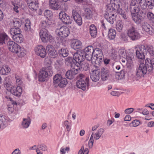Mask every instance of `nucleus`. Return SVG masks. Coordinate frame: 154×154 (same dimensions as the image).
Returning <instances> with one entry per match:
<instances>
[{
	"instance_id": "obj_1",
	"label": "nucleus",
	"mask_w": 154,
	"mask_h": 154,
	"mask_svg": "<svg viewBox=\"0 0 154 154\" xmlns=\"http://www.w3.org/2000/svg\"><path fill=\"white\" fill-rule=\"evenodd\" d=\"M154 69V58H147L145 60V64L140 63L137 68L136 75L138 77L144 76L147 72H151Z\"/></svg>"
},
{
	"instance_id": "obj_2",
	"label": "nucleus",
	"mask_w": 154,
	"mask_h": 154,
	"mask_svg": "<svg viewBox=\"0 0 154 154\" xmlns=\"http://www.w3.org/2000/svg\"><path fill=\"white\" fill-rule=\"evenodd\" d=\"M107 14H117V12L124 19L127 17L125 11L120 8L119 5L115 0H110V3L106 6Z\"/></svg>"
},
{
	"instance_id": "obj_3",
	"label": "nucleus",
	"mask_w": 154,
	"mask_h": 154,
	"mask_svg": "<svg viewBox=\"0 0 154 154\" xmlns=\"http://www.w3.org/2000/svg\"><path fill=\"white\" fill-rule=\"evenodd\" d=\"M7 46L9 50L11 52L16 54L20 57H22L25 55V51L14 42L9 41L7 42Z\"/></svg>"
},
{
	"instance_id": "obj_4",
	"label": "nucleus",
	"mask_w": 154,
	"mask_h": 154,
	"mask_svg": "<svg viewBox=\"0 0 154 154\" xmlns=\"http://www.w3.org/2000/svg\"><path fill=\"white\" fill-rule=\"evenodd\" d=\"M53 74L52 68L51 66L41 69L38 74V80L43 82L46 80L49 76H51Z\"/></svg>"
},
{
	"instance_id": "obj_5",
	"label": "nucleus",
	"mask_w": 154,
	"mask_h": 154,
	"mask_svg": "<svg viewBox=\"0 0 154 154\" xmlns=\"http://www.w3.org/2000/svg\"><path fill=\"white\" fill-rule=\"evenodd\" d=\"M85 57L84 54L81 51L80 52L75 53L73 55L72 59L71 57L68 58V59L69 62H70V63H72V66L75 67L77 66L78 68H80V64L84 61Z\"/></svg>"
},
{
	"instance_id": "obj_6",
	"label": "nucleus",
	"mask_w": 154,
	"mask_h": 154,
	"mask_svg": "<svg viewBox=\"0 0 154 154\" xmlns=\"http://www.w3.org/2000/svg\"><path fill=\"white\" fill-rule=\"evenodd\" d=\"M77 78L79 79L76 82L77 87L83 91L85 90L86 86L89 85V78L85 76L83 74H80L77 76Z\"/></svg>"
},
{
	"instance_id": "obj_7",
	"label": "nucleus",
	"mask_w": 154,
	"mask_h": 154,
	"mask_svg": "<svg viewBox=\"0 0 154 154\" xmlns=\"http://www.w3.org/2000/svg\"><path fill=\"white\" fill-rule=\"evenodd\" d=\"M122 64L120 63H115L113 65L114 70L116 72V76L118 79H122L125 78L127 71L124 69L121 68Z\"/></svg>"
},
{
	"instance_id": "obj_8",
	"label": "nucleus",
	"mask_w": 154,
	"mask_h": 154,
	"mask_svg": "<svg viewBox=\"0 0 154 154\" xmlns=\"http://www.w3.org/2000/svg\"><path fill=\"white\" fill-rule=\"evenodd\" d=\"M92 62L99 65L103 61V56L102 50L99 48L94 49Z\"/></svg>"
},
{
	"instance_id": "obj_9",
	"label": "nucleus",
	"mask_w": 154,
	"mask_h": 154,
	"mask_svg": "<svg viewBox=\"0 0 154 154\" xmlns=\"http://www.w3.org/2000/svg\"><path fill=\"white\" fill-rule=\"evenodd\" d=\"M40 36L42 42H44L49 41L52 42L54 38L52 36L49 34L48 29L45 28H43L40 31Z\"/></svg>"
},
{
	"instance_id": "obj_10",
	"label": "nucleus",
	"mask_w": 154,
	"mask_h": 154,
	"mask_svg": "<svg viewBox=\"0 0 154 154\" xmlns=\"http://www.w3.org/2000/svg\"><path fill=\"white\" fill-rule=\"evenodd\" d=\"M100 70L98 66H93L90 72V78L93 82H96L99 80L100 77Z\"/></svg>"
},
{
	"instance_id": "obj_11",
	"label": "nucleus",
	"mask_w": 154,
	"mask_h": 154,
	"mask_svg": "<svg viewBox=\"0 0 154 154\" xmlns=\"http://www.w3.org/2000/svg\"><path fill=\"white\" fill-rule=\"evenodd\" d=\"M127 35L132 40H135L140 38V35L133 26L131 25L127 29Z\"/></svg>"
},
{
	"instance_id": "obj_12",
	"label": "nucleus",
	"mask_w": 154,
	"mask_h": 154,
	"mask_svg": "<svg viewBox=\"0 0 154 154\" xmlns=\"http://www.w3.org/2000/svg\"><path fill=\"white\" fill-rule=\"evenodd\" d=\"M94 49L91 46L86 47L84 51H81L85 58L88 61H92L93 57V53L94 52Z\"/></svg>"
},
{
	"instance_id": "obj_13",
	"label": "nucleus",
	"mask_w": 154,
	"mask_h": 154,
	"mask_svg": "<svg viewBox=\"0 0 154 154\" xmlns=\"http://www.w3.org/2000/svg\"><path fill=\"white\" fill-rule=\"evenodd\" d=\"M56 32L58 36L62 37H66L70 34L69 29L65 26L61 27L59 29H57L56 30Z\"/></svg>"
},
{
	"instance_id": "obj_14",
	"label": "nucleus",
	"mask_w": 154,
	"mask_h": 154,
	"mask_svg": "<svg viewBox=\"0 0 154 154\" xmlns=\"http://www.w3.org/2000/svg\"><path fill=\"white\" fill-rule=\"evenodd\" d=\"M72 69L70 70H68L66 74V76L68 79H73L75 75L78 73L79 70H80L79 68L77 66H72Z\"/></svg>"
},
{
	"instance_id": "obj_15",
	"label": "nucleus",
	"mask_w": 154,
	"mask_h": 154,
	"mask_svg": "<svg viewBox=\"0 0 154 154\" xmlns=\"http://www.w3.org/2000/svg\"><path fill=\"white\" fill-rule=\"evenodd\" d=\"M36 54L42 58H44L46 55L47 53L45 48L42 45L37 46L34 48Z\"/></svg>"
},
{
	"instance_id": "obj_16",
	"label": "nucleus",
	"mask_w": 154,
	"mask_h": 154,
	"mask_svg": "<svg viewBox=\"0 0 154 154\" xmlns=\"http://www.w3.org/2000/svg\"><path fill=\"white\" fill-rule=\"evenodd\" d=\"M72 14L75 22L79 26L81 25L82 23V18L75 9L72 10Z\"/></svg>"
},
{
	"instance_id": "obj_17",
	"label": "nucleus",
	"mask_w": 154,
	"mask_h": 154,
	"mask_svg": "<svg viewBox=\"0 0 154 154\" xmlns=\"http://www.w3.org/2000/svg\"><path fill=\"white\" fill-rule=\"evenodd\" d=\"M59 16L60 18L64 24H69L71 23L70 17L68 16L64 11H62L60 12Z\"/></svg>"
},
{
	"instance_id": "obj_18",
	"label": "nucleus",
	"mask_w": 154,
	"mask_h": 154,
	"mask_svg": "<svg viewBox=\"0 0 154 154\" xmlns=\"http://www.w3.org/2000/svg\"><path fill=\"white\" fill-rule=\"evenodd\" d=\"M49 56L51 58H55L57 56V53L54 47L51 45H48L46 47Z\"/></svg>"
},
{
	"instance_id": "obj_19",
	"label": "nucleus",
	"mask_w": 154,
	"mask_h": 154,
	"mask_svg": "<svg viewBox=\"0 0 154 154\" xmlns=\"http://www.w3.org/2000/svg\"><path fill=\"white\" fill-rule=\"evenodd\" d=\"M10 91L12 94L19 97L21 95L22 92V90L21 87L19 86H18L17 87L15 86L12 87Z\"/></svg>"
},
{
	"instance_id": "obj_20",
	"label": "nucleus",
	"mask_w": 154,
	"mask_h": 154,
	"mask_svg": "<svg viewBox=\"0 0 154 154\" xmlns=\"http://www.w3.org/2000/svg\"><path fill=\"white\" fill-rule=\"evenodd\" d=\"M117 16V14H104V17L106 20L111 24L113 23L116 20V17Z\"/></svg>"
},
{
	"instance_id": "obj_21",
	"label": "nucleus",
	"mask_w": 154,
	"mask_h": 154,
	"mask_svg": "<svg viewBox=\"0 0 154 154\" xmlns=\"http://www.w3.org/2000/svg\"><path fill=\"white\" fill-rule=\"evenodd\" d=\"M138 4L137 0H131L130 2V9L132 13H137L138 11Z\"/></svg>"
},
{
	"instance_id": "obj_22",
	"label": "nucleus",
	"mask_w": 154,
	"mask_h": 154,
	"mask_svg": "<svg viewBox=\"0 0 154 154\" xmlns=\"http://www.w3.org/2000/svg\"><path fill=\"white\" fill-rule=\"evenodd\" d=\"M29 8L32 10L36 11L38 7V3L36 0H27Z\"/></svg>"
},
{
	"instance_id": "obj_23",
	"label": "nucleus",
	"mask_w": 154,
	"mask_h": 154,
	"mask_svg": "<svg viewBox=\"0 0 154 154\" xmlns=\"http://www.w3.org/2000/svg\"><path fill=\"white\" fill-rule=\"evenodd\" d=\"M142 27L143 29L149 34L152 35L154 32L152 27L147 23L144 22L142 25Z\"/></svg>"
},
{
	"instance_id": "obj_24",
	"label": "nucleus",
	"mask_w": 154,
	"mask_h": 154,
	"mask_svg": "<svg viewBox=\"0 0 154 154\" xmlns=\"http://www.w3.org/2000/svg\"><path fill=\"white\" fill-rule=\"evenodd\" d=\"M133 20L137 24H140L143 21L144 17L139 14L134 13L132 15Z\"/></svg>"
},
{
	"instance_id": "obj_25",
	"label": "nucleus",
	"mask_w": 154,
	"mask_h": 154,
	"mask_svg": "<svg viewBox=\"0 0 154 154\" xmlns=\"http://www.w3.org/2000/svg\"><path fill=\"white\" fill-rule=\"evenodd\" d=\"M84 16L88 20L91 19L93 14V11L88 8H84Z\"/></svg>"
},
{
	"instance_id": "obj_26",
	"label": "nucleus",
	"mask_w": 154,
	"mask_h": 154,
	"mask_svg": "<svg viewBox=\"0 0 154 154\" xmlns=\"http://www.w3.org/2000/svg\"><path fill=\"white\" fill-rule=\"evenodd\" d=\"M104 131L103 129L100 128L96 132L92 133L91 137L96 140H98Z\"/></svg>"
},
{
	"instance_id": "obj_27",
	"label": "nucleus",
	"mask_w": 154,
	"mask_h": 154,
	"mask_svg": "<svg viewBox=\"0 0 154 154\" xmlns=\"http://www.w3.org/2000/svg\"><path fill=\"white\" fill-rule=\"evenodd\" d=\"M71 46L73 49L76 50L82 47V43L80 41L75 39L72 41Z\"/></svg>"
},
{
	"instance_id": "obj_28",
	"label": "nucleus",
	"mask_w": 154,
	"mask_h": 154,
	"mask_svg": "<svg viewBox=\"0 0 154 154\" xmlns=\"http://www.w3.org/2000/svg\"><path fill=\"white\" fill-rule=\"evenodd\" d=\"M101 80L103 81L107 80L109 77V71L103 68L101 69Z\"/></svg>"
},
{
	"instance_id": "obj_29",
	"label": "nucleus",
	"mask_w": 154,
	"mask_h": 154,
	"mask_svg": "<svg viewBox=\"0 0 154 154\" xmlns=\"http://www.w3.org/2000/svg\"><path fill=\"white\" fill-rule=\"evenodd\" d=\"M89 32L91 36L95 38L97 34V29L96 26L94 24L91 25L89 28Z\"/></svg>"
},
{
	"instance_id": "obj_30",
	"label": "nucleus",
	"mask_w": 154,
	"mask_h": 154,
	"mask_svg": "<svg viewBox=\"0 0 154 154\" xmlns=\"http://www.w3.org/2000/svg\"><path fill=\"white\" fill-rule=\"evenodd\" d=\"M8 121L7 117L2 114L0 115V125L2 126V128H4L7 126Z\"/></svg>"
},
{
	"instance_id": "obj_31",
	"label": "nucleus",
	"mask_w": 154,
	"mask_h": 154,
	"mask_svg": "<svg viewBox=\"0 0 154 154\" xmlns=\"http://www.w3.org/2000/svg\"><path fill=\"white\" fill-rule=\"evenodd\" d=\"M11 71V69L8 65H3L0 69V74L2 75H7Z\"/></svg>"
},
{
	"instance_id": "obj_32",
	"label": "nucleus",
	"mask_w": 154,
	"mask_h": 154,
	"mask_svg": "<svg viewBox=\"0 0 154 154\" xmlns=\"http://www.w3.org/2000/svg\"><path fill=\"white\" fill-rule=\"evenodd\" d=\"M8 38L9 37L6 33L3 32L0 33V45L5 43Z\"/></svg>"
},
{
	"instance_id": "obj_33",
	"label": "nucleus",
	"mask_w": 154,
	"mask_h": 154,
	"mask_svg": "<svg viewBox=\"0 0 154 154\" xmlns=\"http://www.w3.org/2000/svg\"><path fill=\"white\" fill-rule=\"evenodd\" d=\"M31 123V119L29 118L23 119L21 123L22 127L24 128H28Z\"/></svg>"
},
{
	"instance_id": "obj_34",
	"label": "nucleus",
	"mask_w": 154,
	"mask_h": 154,
	"mask_svg": "<svg viewBox=\"0 0 154 154\" xmlns=\"http://www.w3.org/2000/svg\"><path fill=\"white\" fill-rule=\"evenodd\" d=\"M21 32V30L19 28L15 27L11 28L10 31V32L12 36L20 34Z\"/></svg>"
},
{
	"instance_id": "obj_35",
	"label": "nucleus",
	"mask_w": 154,
	"mask_h": 154,
	"mask_svg": "<svg viewBox=\"0 0 154 154\" xmlns=\"http://www.w3.org/2000/svg\"><path fill=\"white\" fill-rule=\"evenodd\" d=\"M116 35V30L112 29H110L109 31L108 37L110 40H113L115 38Z\"/></svg>"
},
{
	"instance_id": "obj_36",
	"label": "nucleus",
	"mask_w": 154,
	"mask_h": 154,
	"mask_svg": "<svg viewBox=\"0 0 154 154\" xmlns=\"http://www.w3.org/2000/svg\"><path fill=\"white\" fill-rule=\"evenodd\" d=\"M12 38L15 42L18 43H20L23 41V36L21 33L12 36Z\"/></svg>"
},
{
	"instance_id": "obj_37",
	"label": "nucleus",
	"mask_w": 154,
	"mask_h": 154,
	"mask_svg": "<svg viewBox=\"0 0 154 154\" xmlns=\"http://www.w3.org/2000/svg\"><path fill=\"white\" fill-rule=\"evenodd\" d=\"M123 23L121 20L118 21L116 25V28L117 30L119 32H122L123 27Z\"/></svg>"
},
{
	"instance_id": "obj_38",
	"label": "nucleus",
	"mask_w": 154,
	"mask_h": 154,
	"mask_svg": "<svg viewBox=\"0 0 154 154\" xmlns=\"http://www.w3.org/2000/svg\"><path fill=\"white\" fill-rule=\"evenodd\" d=\"M22 21L20 19L15 18L14 19L13 23L14 27L19 28L22 24Z\"/></svg>"
},
{
	"instance_id": "obj_39",
	"label": "nucleus",
	"mask_w": 154,
	"mask_h": 154,
	"mask_svg": "<svg viewBox=\"0 0 154 154\" xmlns=\"http://www.w3.org/2000/svg\"><path fill=\"white\" fill-rule=\"evenodd\" d=\"M59 54L64 57H67L68 55L67 50L66 49L63 48H62L59 51Z\"/></svg>"
},
{
	"instance_id": "obj_40",
	"label": "nucleus",
	"mask_w": 154,
	"mask_h": 154,
	"mask_svg": "<svg viewBox=\"0 0 154 154\" xmlns=\"http://www.w3.org/2000/svg\"><path fill=\"white\" fill-rule=\"evenodd\" d=\"M67 81L66 79L63 78L58 83V86L60 87H64L67 84Z\"/></svg>"
},
{
	"instance_id": "obj_41",
	"label": "nucleus",
	"mask_w": 154,
	"mask_h": 154,
	"mask_svg": "<svg viewBox=\"0 0 154 154\" xmlns=\"http://www.w3.org/2000/svg\"><path fill=\"white\" fill-rule=\"evenodd\" d=\"M30 22L29 20L27 19L25 21V23L24 25V29L26 31L30 30Z\"/></svg>"
},
{
	"instance_id": "obj_42",
	"label": "nucleus",
	"mask_w": 154,
	"mask_h": 154,
	"mask_svg": "<svg viewBox=\"0 0 154 154\" xmlns=\"http://www.w3.org/2000/svg\"><path fill=\"white\" fill-rule=\"evenodd\" d=\"M62 78H63L60 75L56 74L54 77V83H58Z\"/></svg>"
},
{
	"instance_id": "obj_43",
	"label": "nucleus",
	"mask_w": 154,
	"mask_h": 154,
	"mask_svg": "<svg viewBox=\"0 0 154 154\" xmlns=\"http://www.w3.org/2000/svg\"><path fill=\"white\" fill-rule=\"evenodd\" d=\"M147 50L149 54L154 57V47L151 45L146 46Z\"/></svg>"
},
{
	"instance_id": "obj_44",
	"label": "nucleus",
	"mask_w": 154,
	"mask_h": 154,
	"mask_svg": "<svg viewBox=\"0 0 154 154\" xmlns=\"http://www.w3.org/2000/svg\"><path fill=\"white\" fill-rule=\"evenodd\" d=\"M11 3L13 6V11L16 13H18L19 5L13 1H11Z\"/></svg>"
},
{
	"instance_id": "obj_45",
	"label": "nucleus",
	"mask_w": 154,
	"mask_h": 154,
	"mask_svg": "<svg viewBox=\"0 0 154 154\" xmlns=\"http://www.w3.org/2000/svg\"><path fill=\"white\" fill-rule=\"evenodd\" d=\"M51 22L48 19H46L45 20H43L42 22L41 23L43 27H47L49 25H51Z\"/></svg>"
},
{
	"instance_id": "obj_46",
	"label": "nucleus",
	"mask_w": 154,
	"mask_h": 154,
	"mask_svg": "<svg viewBox=\"0 0 154 154\" xmlns=\"http://www.w3.org/2000/svg\"><path fill=\"white\" fill-rule=\"evenodd\" d=\"M146 49H147L146 46V47L143 45H142L139 47L137 51L144 54L146 52Z\"/></svg>"
},
{
	"instance_id": "obj_47",
	"label": "nucleus",
	"mask_w": 154,
	"mask_h": 154,
	"mask_svg": "<svg viewBox=\"0 0 154 154\" xmlns=\"http://www.w3.org/2000/svg\"><path fill=\"white\" fill-rule=\"evenodd\" d=\"M80 68H82L85 70H87L89 67V65L88 63H84L83 61L80 63Z\"/></svg>"
},
{
	"instance_id": "obj_48",
	"label": "nucleus",
	"mask_w": 154,
	"mask_h": 154,
	"mask_svg": "<svg viewBox=\"0 0 154 154\" xmlns=\"http://www.w3.org/2000/svg\"><path fill=\"white\" fill-rule=\"evenodd\" d=\"M44 15L46 18H50L52 16V13L51 11L47 10L45 11Z\"/></svg>"
},
{
	"instance_id": "obj_49",
	"label": "nucleus",
	"mask_w": 154,
	"mask_h": 154,
	"mask_svg": "<svg viewBox=\"0 0 154 154\" xmlns=\"http://www.w3.org/2000/svg\"><path fill=\"white\" fill-rule=\"evenodd\" d=\"M136 55L137 57L140 59H141L142 60L143 59L145 58V55H144V54L138 51H136Z\"/></svg>"
},
{
	"instance_id": "obj_50",
	"label": "nucleus",
	"mask_w": 154,
	"mask_h": 154,
	"mask_svg": "<svg viewBox=\"0 0 154 154\" xmlns=\"http://www.w3.org/2000/svg\"><path fill=\"white\" fill-rule=\"evenodd\" d=\"M119 53L121 57H125L126 56L125 51L124 49H122L119 50Z\"/></svg>"
},
{
	"instance_id": "obj_51",
	"label": "nucleus",
	"mask_w": 154,
	"mask_h": 154,
	"mask_svg": "<svg viewBox=\"0 0 154 154\" xmlns=\"http://www.w3.org/2000/svg\"><path fill=\"white\" fill-rule=\"evenodd\" d=\"M50 7L51 8L54 10H58L60 8L61 6L58 4L57 2L56 3V4H54L53 5H50Z\"/></svg>"
},
{
	"instance_id": "obj_52",
	"label": "nucleus",
	"mask_w": 154,
	"mask_h": 154,
	"mask_svg": "<svg viewBox=\"0 0 154 154\" xmlns=\"http://www.w3.org/2000/svg\"><path fill=\"white\" fill-rule=\"evenodd\" d=\"M147 17L148 19L151 21H153L154 14L151 12H148L147 14Z\"/></svg>"
},
{
	"instance_id": "obj_53",
	"label": "nucleus",
	"mask_w": 154,
	"mask_h": 154,
	"mask_svg": "<svg viewBox=\"0 0 154 154\" xmlns=\"http://www.w3.org/2000/svg\"><path fill=\"white\" fill-rule=\"evenodd\" d=\"M64 125L66 127L67 130L69 131L71 130L70 124L67 120L64 122Z\"/></svg>"
},
{
	"instance_id": "obj_54",
	"label": "nucleus",
	"mask_w": 154,
	"mask_h": 154,
	"mask_svg": "<svg viewBox=\"0 0 154 154\" xmlns=\"http://www.w3.org/2000/svg\"><path fill=\"white\" fill-rule=\"evenodd\" d=\"M134 110V108H130L127 109L125 110V112L126 114H130Z\"/></svg>"
},
{
	"instance_id": "obj_55",
	"label": "nucleus",
	"mask_w": 154,
	"mask_h": 154,
	"mask_svg": "<svg viewBox=\"0 0 154 154\" xmlns=\"http://www.w3.org/2000/svg\"><path fill=\"white\" fill-rule=\"evenodd\" d=\"M15 78L16 80V84L17 85H21L22 82L20 78L18 76H16Z\"/></svg>"
},
{
	"instance_id": "obj_56",
	"label": "nucleus",
	"mask_w": 154,
	"mask_h": 154,
	"mask_svg": "<svg viewBox=\"0 0 154 154\" xmlns=\"http://www.w3.org/2000/svg\"><path fill=\"white\" fill-rule=\"evenodd\" d=\"M94 143V138L91 137L88 142V146L90 148L92 147Z\"/></svg>"
},
{
	"instance_id": "obj_57",
	"label": "nucleus",
	"mask_w": 154,
	"mask_h": 154,
	"mask_svg": "<svg viewBox=\"0 0 154 154\" xmlns=\"http://www.w3.org/2000/svg\"><path fill=\"white\" fill-rule=\"evenodd\" d=\"M131 123L133 124L132 126L133 127H136L138 126L140 123V122L137 120H135L133 121Z\"/></svg>"
},
{
	"instance_id": "obj_58",
	"label": "nucleus",
	"mask_w": 154,
	"mask_h": 154,
	"mask_svg": "<svg viewBox=\"0 0 154 154\" xmlns=\"http://www.w3.org/2000/svg\"><path fill=\"white\" fill-rule=\"evenodd\" d=\"M40 149L42 151H46L47 149V146L44 144H41L39 147Z\"/></svg>"
},
{
	"instance_id": "obj_59",
	"label": "nucleus",
	"mask_w": 154,
	"mask_h": 154,
	"mask_svg": "<svg viewBox=\"0 0 154 154\" xmlns=\"http://www.w3.org/2000/svg\"><path fill=\"white\" fill-rule=\"evenodd\" d=\"M146 5L147 6L152 5L154 6V1L152 0H149L146 1Z\"/></svg>"
},
{
	"instance_id": "obj_60",
	"label": "nucleus",
	"mask_w": 154,
	"mask_h": 154,
	"mask_svg": "<svg viewBox=\"0 0 154 154\" xmlns=\"http://www.w3.org/2000/svg\"><path fill=\"white\" fill-rule=\"evenodd\" d=\"M110 94L113 96H119V95L120 94L119 92L116 91H112Z\"/></svg>"
},
{
	"instance_id": "obj_61",
	"label": "nucleus",
	"mask_w": 154,
	"mask_h": 154,
	"mask_svg": "<svg viewBox=\"0 0 154 154\" xmlns=\"http://www.w3.org/2000/svg\"><path fill=\"white\" fill-rule=\"evenodd\" d=\"M20 151L19 149H15L12 153L11 154H20Z\"/></svg>"
},
{
	"instance_id": "obj_62",
	"label": "nucleus",
	"mask_w": 154,
	"mask_h": 154,
	"mask_svg": "<svg viewBox=\"0 0 154 154\" xmlns=\"http://www.w3.org/2000/svg\"><path fill=\"white\" fill-rule=\"evenodd\" d=\"M125 121H130L131 120V116L128 115H127L124 119Z\"/></svg>"
},
{
	"instance_id": "obj_63",
	"label": "nucleus",
	"mask_w": 154,
	"mask_h": 154,
	"mask_svg": "<svg viewBox=\"0 0 154 154\" xmlns=\"http://www.w3.org/2000/svg\"><path fill=\"white\" fill-rule=\"evenodd\" d=\"M126 58V61L127 63H131L132 62V60L131 57L129 56H126L125 57Z\"/></svg>"
},
{
	"instance_id": "obj_64",
	"label": "nucleus",
	"mask_w": 154,
	"mask_h": 154,
	"mask_svg": "<svg viewBox=\"0 0 154 154\" xmlns=\"http://www.w3.org/2000/svg\"><path fill=\"white\" fill-rule=\"evenodd\" d=\"M147 126L149 127L154 126V121H151L149 122L147 124Z\"/></svg>"
}]
</instances>
